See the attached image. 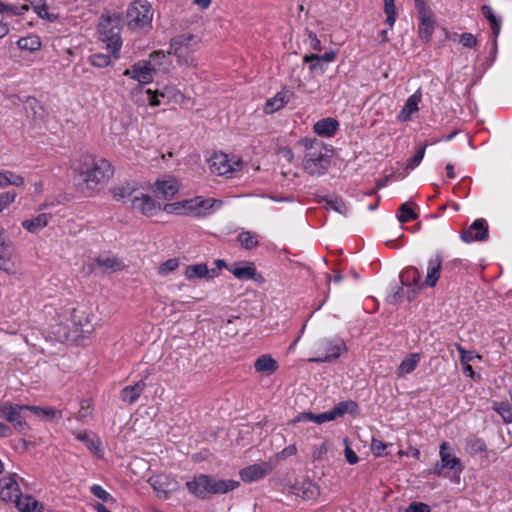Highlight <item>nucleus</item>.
<instances>
[{
    "label": "nucleus",
    "mask_w": 512,
    "mask_h": 512,
    "mask_svg": "<svg viewBox=\"0 0 512 512\" xmlns=\"http://www.w3.org/2000/svg\"><path fill=\"white\" fill-rule=\"evenodd\" d=\"M75 171L79 173L80 181L78 186L84 192L92 193L98 189L113 175L111 163L104 158H96L91 154L84 153L80 156L79 164Z\"/></svg>",
    "instance_id": "nucleus-1"
},
{
    "label": "nucleus",
    "mask_w": 512,
    "mask_h": 512,
    "mask_svg": "<svg viewBox=\"0 0 512 512\" xmlns=\"http://www.w3.org/2000/svg\"><path fill=\"white\" fill-rule=\"evenodd\" d=\"M240 485L239 481L232 479H219L208 474H199L186 482V488L195 497L205 500L211 495L226 494L235 490Z\"/></svg>",
    "instance_id": "nucleus-2"
},
{
    "label": "nucleus",
    "mask_w": 512,
    "mask_h": 512,
    "mask_svg": "<svg viewBox=\"0 0 512 512\" xmlns=\"http://www.w3.org/2000/svg\"><path fill=\"white\" fill-rule=\"evenodd\" d=\"M301 142L306 149L303 160L304 170L310 175L324 174L330 166V155L323 153V149L329 151L326 145L316 138H304Z\"/></svg>",
    "instance_id": "nucleus-3"
},
{
    "label": "nucleus",
    "mask_w": 512,
    "mask_h": 512,
    "mask_svg": "<svg viewBox=\"0 0 512 512\" xmlns=\"http://www.w3.org/2000/svg\"><path fill=\"white\" fill-rule=\"evenodd\" d=\"M199 38L191 33L173 37L170 42L169 54H174L178 61L185 65L194 62V52L198 49Z\"/></svg>",
    "instance_id": "nucleus-4"
},
{
    "label": "nucleus",
    "mask_w": 512,
    "mask_h": 512,
    "mask_svg": "<svg viewBox=\"0 0 512 512\" xmlns=\"http://www.w3.org/2000/svg\"><path fill=\"white\" fill-rule=\"evenodd\" d=\"M126 18L131 29H151L152 5L147 0H134L127 8Z\"/></svg>",
    "instance_id": "nucleus-5"
},
{
    "label": "nucleus",
    "mask_w": 512,
    "mask_h": 512,
    "mask_svg": "<svg viewBox=\"0 0 512 512\" xmlns=\"http://www.w3.org/2000/svg\"><path fill=\"white\" fill-rule=\"evenodd\" d=\"M99 30L101 40L106 43L109 52L114 58H119V51L122 46L119 20L107 17L100 23Z\"/></svg>",
    "instance_id": "nucleus-6"
},
{
    "label": "nucleus",
    "mask_w": 512,
    "mask_h": 512,
    "mask_svg": "<svg viewBox=\"0 0 512 512\" xmlns=\"http://www.w3.org/2000/svg\"><path fill=\"white\" fill-rule=\"evenodd\" d=\"M319 350H322V354L309 358L308 361L311 363H332L337 360L343 351H346V344L341 338L335 339H324L319 343Z\"/></svg>",
    "instance_id": "nucleus-7"
},
{
    "label": "nucleus",
    "mask_w": 512,
    "mask_h": 512,
    "mask_svg": "<svg viewBox=\"0 0 512 512\" xmlns=\"http://www.w3.org/2000/svg\"><path fill=\"white\" fill-rule=\"evenodd\" d=\"M30 412V405L11 403L8 406L5 420L13 425V428L21 434H26L30 429L27 416Z\"/></svg>",
    "instance_id": "nucleus-8"
},
{
    "label": "nucleus",
    "mask_w": 512,
    "mask_h": 512,
    "mask_svg": "<svg viewBox=\"0 0 512 512\" xmlns=\"http://www.w3.org/2000/svg\"><path fill=\"white\" fill-rule=\"evenodd\" d=\"M155 73L154 65L150 61H144L135 63L131 69H126L123 75L130 76L141 84H148L152 82Z\"/></svg>",
    "instance_id": "nucleus-9"
},
{
    "label": "nucleus",
    "mask_w": 512,
    "mask_h": 512,
    "mask_svg": "<svg viewBox=\"0 0 512 512\" xmlns=\"http://www.w3.org/2000/svg\"><path fill=\"white\" fill-rule=\"evenodd\" d=\"M460 237L466 243L486 241L489 238L487 221L483 218L476 219L467 230L461 233Z\"/></svg>",
    "instance_id": "nucleus-10"
},
{
    "label": "nucleus",
    "mask_w": 512,
    "mask_h": 512,
    "mask_svg": "<svg viewBox=\"0 0 512 512\" xmlns=\"http://www.w3.org/2000/svg\"><path fill=\"white\" fill-rule=\"evenodd\" d=\"M289 492L304 500H314L320 494L319 486L310 479L295 481L290 487Z\"/></svg>",
    "instance_id": "nucleus-11"
},
{
    "label": "nucleus",
    "mask_w": 512,
    "mask_h": 512,
    "mask_svg": "<svg viewBox=\"0 0 512 512\" xmlns=\"http://www.w3.org/2000/svg\"><path fill=\"white\" fill-rule=\"evenodd\" d=\"M230 271L239 280L252 279L258 283L264 282L263 276L257 273L255 264L250 261L236 262Z\"/></svg>",
    "instance_id": "nucleus-12"
},
{
    "label": "nucleus",
    "mask_w": 512,
    "mask_h": 512,
    "mask_svg": "<svg viewBox=\"0 0 512 512\" xmlns=\"http://www.w3.org/2000/svg\"><path fill=\"white\" fill-rule=\"evenodd\" d=\"M15 246L9 239L3 238L0 243V269L7 273H14L16 265L14 262Z\"/></svg>",
    "instance_id": "nucleus-13"
},
{
    "label": "nucleus",
    "mask_w": 512,
    "mask_h": 512,
    "mask_svg": "<svg viewBox=\"0 0 512 512\" xmlns=\"http://www.w3.org/2000/svg\"><path fill=\"white\" fill-rule=\"evenodd\" d=\"M272 471V465L269 462L256 463L243 468L240 476L244 482H254L267 476Z\"/></svg>",
    "instance_id": "nucleus-14"
},
{
    "label": "nucleus",
    "mask_w": 512,
    "mask_h": 512,
    "mask_svg": "<svg viewBox=\"0 0 512 512\" xmlns=\"http://www.w3.org/2000/svg\"><path fill=\"white\" fill-rule=\"evenodd\" d=\"M148 482L158 494H163L165 498L179 487L176 480L164 474L153 476Z\"/></svg>",
    "instance_id": "nucleus-15"
},
{
    "label": "nucleus",
    "mask_w": 512,
    "mask_h": 512,
    "mask_svg": "<svg viewBox=\"0 0 512 512\" xmlns=\"http://www.w3.org/2000/svg\"><path fill=\"white\" fill-rule=\"evenodd\" d=\"M132 207L138 209L143 215L151 217L156 214L158 210H161L159 202L154 200L148 194H141V196H135L132 199Z\"/></svg>",
    "instance_id": "nucleus-16"
},
{
    "label": "nucleus",
    "mask_w": 512,
    "mask_h": 512,
    "mask_svg": "<svg viewBox=\"0 0 512 512\" xmlns=\"http://www.w3.org/2000/svg\"><path fill=\"white\" fill-rule=\"evenodd\" d=\"M442 256L440 252H437L433 258L428 261L427 275L423 282L426 287H435L440 278L442 270Z\"/></svg>",
    "instance_id": "nucleus-17"
},
{
    "label": "nucleus",
    "mask_w": 512,
    "mask_h": 512,
    "mask_svg": "<svg viewBox=\"0 0 512 512\" xmlns=\"http://www.w3.org/2000/svg\"><path fill=\"white\" fill-rule=\"evenodd\" d=\"M16 494H21L15 474L0 478V499L5 502H14Z\"/></svg>",
    "instance_id": "nucleus-18"
},
{
    "label": "nucleus",
    "mask_w": 512,
    "mask_h": 512,
    "mask_svg": "<svg viewBox=\"0 0 512 512\" xmlns=\"http://www.w3.org/2000/svg\"><path fill=\"white\" fill-rule=\"evenodd\" d=\"M449 445L446 442H443L440 446V461L441 466L450 470H454L458 475L462 472L463 466L458 457L452 455L449 452Z\"/></svg>",
    "instance_id": "nucleus-19"
},
{
    "label": "nucleus",
    "mask_w": 512,
    "mask_h": 512,
    "mask_svg": "<svg viewBox=\"0 0 512 512\" xmlns=\"http://www.w3.org/2000/svg\"><path fill=\"white\" fill-rule=\"evenodd\" d=\"M178 186L174 179L157 180L154 183V193L156 197L164 200L173 198L178 193Z\"/></svg>",
    "instance_id": "nucleus-20"
},
{
    "label": "nucleus",
    "mask_w": 512,
    "mask_h": 512,
    "mask_svg": "<svg viewBox=\"0 0 512 512\" xmlns=\"http://www.w3.org/2000/svg\"><path fill=\"white\" fill-rule=\"evenodd\" d=\"M431 15L432 11L418 15L419 38L425 43L430 42L435 28V21L432 19Z\"/></svg>",
    "instance_id": "nucleus-21"
},
{
    "label": "nucleus",
    "mask_w": 512,
    "mask_h": 512,
    "mask_svg": "<svg viewBox=\"0 0 512 512\" xmlns=\"http://www.w3.org/2000/svg\"><path fill=\"white\" fill-rule=\"evenodd\" d=\"M14 503L20 512H43L44 509L43 504L30 495L16 494Z\"/></svg>",
    "instance_id": "nucleus-22"
},
{
    "label": "nucleus",
    "mask_w": 512,
    "mask_h": 512,
    "mask_svg": "<svg viewBox=\"0 0 512 512\" xmlns=\"http://www.w3.org/2000/svg\"><path fill=\"white\" fill-rule=\"evenodd\" d=\"M145 387L146 382L144 380H140L133 385L126 386L120 391V398L125 403L133 404L139 399Z\"/></svg>",
    "instance_id": "nucleus-23"
},
{
    "label": "nucleus",
    "mask_w": 512,
    "mask_h": 512,
    "mask_svg": "<svg viewBox=\"0 0 512 512\" xmlns=\"http://www.w3.org/2000/svg\"><path fill=\"white\" fill-rule=\"evenodd\" d=\"M223 202L219 199L204 198L202 196L194 197V206L196 211L203 213V217L210 215L214 210L219 209Z\"/></svg>",
    "instance_id": "nucleus-24"
},
{
    "label": "nucleus",
    "mask_w": 512,
    "mask_h": 512,
    "mask_svg": "<svg viewBox=\"0 0 512 512\" xmlns=\"http://www.w3.org/2000/svg\"><path fill=\"white\" fill-rule=\"evenodd\" d=\"M402 286H414L418 289L425 287L421 283V274L415 266L406 267L399 275Z\"/></svg>",
    "instance_id": "nucleus-25"
},
{
    "label": "nucleus",
    "mask_w": 512,
    "mask_h": 512,
    "mask_svg": "<svg viewBox=\"0 0 512 512\" xmlns=\"http://www.w3.org/2000/svg\"><path fill=\"white\" fill-rule=\"evenodd\" d=\"M339 129V122L331 117L317 121L314 126V132L319 136L331 137Z\"/></svg>",
    "instance_id": "nucleus-26"
},
{
    "label": "nucleus",
    "mask_w": 512,
    "mask_h": 512,
    "mask_svg": "<svg viewBox=\"0 0 512 512\" xmlns=\"http://www.w3.org/2000/svg\"><path fill=\"white\" fill-rule=\"evenodd\" d=\"M292 93L288 90H282L278 92L274 97L267 100L264 106V112L266 114H272L281 109L286 103H288Z\"/></svg>",
    "instance_id": "nucleus-27"
},
{
    "label": "nucleus",
    "mask_w": 512,
    "mask_h": 512,
    "mask_svg": "<svg viewBox=\"0 0 512 512\" xmlns=\"http://www.w3.org/2000/svg\"><path fill=\"white\" fill-rule=\"evenodd\" d=\"M210 170L217 175H226L233 171L226 154H215L210 160Z\"/></svg>",
    "instance_id": "nucleus-28"
},
{
    "label": "nucleus",
    "mask_w": 512,
    "mask_h": 512,
    "mask_svg": "<svg viewBox=\"0 0 512 512\" xmlns=\"http://www.w3.org/2000/svg\"><path fill=\"white\" fill-rule=\"evenodd\" d=\"M138 190L136 182H125L110 189L113 198L118 202H126V199L132 196Z\"/></svg>",
    "instance_id": "nucleus-29"
},
{
    "label": "nucleus",
    "mask_w": 512,
    "mask_h": 512,
    "mask_svg": "<svg viewBox=\"0 0 512 512\" xmlns=\"http://www.w3.org/2000/svg\"><path fill=\"white\" fill-rule=\"evenodd\" d=\"M254 367L257 372L270 375L278 369V363L271 355L263 354L256 359Z\"/></svg>",
    "instance_id": "nucleus-30"
},
{
    "label": "nucleus",
    "mask_w": 512,
    "mask_h": 512,
    "mask_svg": "<svg viewBox=\"0 0 512 512\" xmlns=\"http://www.w3.org/2000/svg\"><path fill=\"white\" fill-rule=\"evenodd\" d=\"M146 93L148 95L147 100L149 105L156 107L162 104L160 98L168 100L172 98L175 95V89L172 87L165 86L161 90L156 89L155 91H152L151 89H147Z\"/></svg>",
    "instance_id": "nucleus-31"
},
{
    "label": "nucleus",
    "mask_w": 512,
    "mask_h": 512,
    "mask_svg": "<svg viewBox=\"0 0 512 512\" xmlns=\"http://www.w3.org/2000/svg\"><path fill=\"white\" fill-rule=\"evenodd\" d=\"M52 215L48 213H42L32 219H27L22 222V226L30 233H36L45 226L48 225Z\"/></svg>",
    "instance_id": "nucleus-32"
},
{
    "label": "nucleus",
    "mask_w": 512,
    "mask_h": 512,
    "mask_svg": "<svg viewBox=\"0 0 512 512\" xmlns=\"http://www.w3.org/2000/svg\"><path fill=\"white\" fill-rule=\"evenodd\" d=\"M421 100V94L419 91L412 94L404 104L401 112L399 113L400 121H408L410 120L411 114L418 111V104Z\"/></svg>",
    "instance_id": "nucleus-33"
},
{
    "label": "nucleus",
    "mask_w": 512,
    "mask_h": 512,
    "mask_svg": "<svg viewBox=\"0 0 512 512\" xmlns=\"http://www.w3.org/2000/svg\"><path fill=\"white\" fill-rule=\"evenodd\" d=\"M316 200L318 203H325L327 208H330L341 215L347 214V207L342 198L338 196L330 197L316 195Z\"/></svg>",
    "instance_id": "nucleus-34"
},
{
    "label": "nucleus",
    "mask_w": 512,
    "mask_h": 512,
    "mask_svg": "<svg viewBox=\"0 0 512 512\" xmlns=\"http://www.w3.org/2000/svg\"><path fill=\"white\" fill-rule=\"evenodd\" d=\"M358 404L353 400L342 401L335 405L330 411L332 419L335 420L338 417H342L346 413L353 414L357 411Z\"/></svg>",
    "instance_id": "nucleus-35"
},
{
    "label": "nucleus",
    "mask_w": 512,
    "mask_h": 512,
    "mask_svg": "<svg viewBox=\"0 0 512 512\" xmlns=\"http://www.w3.org/2000/svg\"><path fill=\"white\" fill-rule=\"evenodd\" d=\"M300 421H312L318 424H322L328 421H333L332 415L330 414V411L320 413V414H314L312 412H303L297 415L293 422H300Z\"/></svg>",
    "instance_id": "nucleus-36"
},
{
    "label": "nucleus",
    "mask_w": 512,
    "mask_h": 512,
    "mask_svg": "<svg viewBox=\"0 0 512 512\" xmlns=\"http://www.w3.org/2000/svg\"><path fill=\"white\" fill-rule=\"evenodd\" d=\"M30 412L41 419L52 420L62 418V411L52 407H40L30 405Z\"/></svg>",
    "instance_id": "nucleus-37"
},
{
    "label": "nucleus",
    "mask_w": 512,
    "mask_h": 512,
    "mask_svg": "<svg viewBox=\"0 0 512 512\" xmlns=\"http://www.w3.org/2000/svg\"><path fill=\"white\" fill-rule=\"evenodd\" d=\"M481 10L490 24L493 36H495V39L498 38L501 30V18L495 16L493 9L489 5H483Z\"/></svg>",
    "instance_id": "nucleus-38"
},
{
    "label": "nucleus",
    "mask_w": 512,
    "mask_h": 512,
    "mask_svg": "<svg viewBox=\"0 0 512 512\" xmlns=\"http://www.w3.org/2000/svg\"><path fill=\"white\" fill-rule=\"evenodd\" d=\"M420 360L419 353H411L406 358H404L397 370L398 376H403L405 374L411 373L418 365Z\"/></svg>",
    "instance_id": "nucleus-39"
},
{
    "label": "nucleus",
    "mask_w": 512,
    "mask_h": 512,
    "mask_svg": "<svg viewBox=\"0 0 512 512\" xmlns=\"http://www.w3.org/2000/svg\"><path fill=\"white\" fill-rule=\"evenodd\" d=\"M209 273V269L205 263L188 265L185 268V276L187 279L204 278Z\"/></svg>",
    "instance_id": "nucleus-40"
},
{
    "label": "nucleus",
    "mask_w": 512,
    "mask_h": 512,
    "mask_svg": "<svg viewBox=\"0 0 512 512\" xmlns=\"http://www.w3.org/2000/svg\"><path fill=\"white\" fill-rule=\"evenodd\" d=\"M237 240L246 250H252L259 245L257 234L251 231H242L238 234Z\"/></svg>",
    "instance_id": "nucleus-41"
},
{
    "label": "nucleus",
    "mask_w": 512,
    "mask_h": 512,
    "mask_svg": "<svg viewBox=\"0 0 512 512\" xmlns=\"http://www.w3.org/2000/svg\"><path fill=\"white\" fill-rule=\"evenodd\" d=\"M303 63L309 65V70L312 74H323L326 70L325 63L320 61L318 54L305 55Z\"/></svg>",
    "instance_id": "nucleus-42"
},
{
    "label": "nucleus",
    "mask_w": 512,
    "mask_h": 512,
    "mask_svg": "<svg viewBox=\"0 0 512 512\" xmlns=\"http://www.w3.org/2000/svg\"><path fill=\"white\" fill-rule=\"evenodd\" d=\"M17 45L21 50H27L30 52L39 50L41 47V41L38 36L32 35L28 37H22L17 41Z\"/></svg>",
    "instance_id": "nucleus-43"
},
{
    "label": "nucleus",
    "mask_w": 512,
    "mask_h": 512,
    "mask_svg": "<svg viewBox=\"0 0 512 512\" xmlns=\"http://www.w3.org/2000/svg\"><path fill=\"white\" fill-rule=\"evenodd\" d=\"M492 408L501 416L504 423H512V407L509 402H494Z\"/></svg>",
    "instance_id": "nucleus-44"
},
{
    "label": "nucleus",
    "mask_w": 512,
    "mask_h": 512,
    "mask_svg": "<svg viewBox=\"0 0 512 512\" xmlns=\"http://www.w3.org/2000/svg\"><path fill=\"white\" fill-rule=\"evenodd\" d=\"M487 446L483 439L471 436L466 441V450L470 454H478L486 451Z\"/></svg>",
    "instance_id": "nucleus-45"
},
{
    "label": "nucleus",
    "mask_w": 512,
    "mask_h": 512,
    "mask_svg": "<svg viewBox=\"0 0 512 512\" xmlns=\"http://www.w3.org/2000/svg\"><path fill=\"white\" fill-rule=\"evenodd\" d=\"M399 212L400 214L397 216V219L401 224L418 218V214L408 205V203L401 204Z\"/></svg>",
    "instance_id": "nucleus-46"
},
{
    "label": "nucleus",
    "mask_w": 512,
    "mask_h": 512,
    "mask_svg": "<svg viewBox=\"0 0 512 512\" xmlns=\"http://www.w3.org/2000/svg\"><path fill=\"white\" fill-rule=\"evenodd\" d=\"M95 262L99 267H105L111 271H116L121 268V262L116 257L99 256L95 259Z\"/></svg>",
    "instance_id": "nucleus-47"
},
{
    "label": "nucleus",
    "mask_w": 512,
    "mask_h": 512,
    "mask_svg": "<svg viewBox=\"0 0 512 512\" xmlns=\"http://www.w3.org/2000/svg\"><path fill=\"white\" fill-rule=\"evenodd\" d=\"M77 438L82 441L86 447L94 454H99L102 451V446L99 439L91 438L87 433L79 434Z\"/></svg>",
    "instance_id": "nucleus-48"
},
{
    "label": "nucleus",
    "mask_w": 512,
    "mask_h": 512,
    "mask_svg": "<svg viewBox=\"0 0 512 512\" xmlns=\"http://www.w3.org/2000/svg\"><path fill=\"white\" fill-rule=\"evenodd\" d=\"M90 491L93 494V496L102 500L105 503L114 504L116 502V499L109 492H107L102 486H100L98 484L92 485L90 488Z\"/></svg>",
    "instance_id": "nucleus-49"
},
{
    "label": "nucleus",
    "mask_w": 512,
    "mask_h": 512,
    "mask_svg": "<svg viewBox=\"0 0 512 512\" xmlns=\"http://www.w3.org/2000/svg\"><path fill=\"white\" fill-rule=\"evenodd\" d=\"M384 12L386 14V24L392 27L395 24L397 12L394 0H384Z\"/></svg>",
    "instance_id": "nucleus-50"
},
{
    "label": "nucleus",
    "mask_w": 512,
    "mask_h": 512,
    "mask_svg": "<svg viewBox=\"0 0 512 512\" xmlns=\"http://www.w3.org/2000/svg\"><path fill=\"white\" fill-rule=\"evenodd\" d=\"M427 143L423 142L419 145L415 154L407 160V168L414 169L416 168L422 161L425 151H426Z\"/></svg>",
    "instance_id": "nucleus-51"
},
{
    "label": "nucleus",
    "mask_w": 512,
    "mask_h": 512,
    "mask_svg": "<svg viewBox=\"0 0 512 512\" xmlns=\"http://www.w3.org/2000/svg\"><path fill=\"white\" fill-rule=\"evenodd\" d=\"M90 63L94 67L104 68L111 63V59L107 54L96 53L90 56Z\"/></svg>",
    "instance_id": "nucleus-52"
},
{
    "label": "nucleus",
    "mask_w": 512,
    "mask_h": 512,
    "mask_svg": "<svg viewBox=\"0 0 512 512\" xmlns=\"http://www.w3.org/2000/svg\"><path fill=\"white\" fill-rule=\"evenodd\" d=\"M391 446V444L384 443L381 440L372 439L371 449L375 456L382 457L388 455L386 452L387 447Z\"/></svg>",
    "instance_id": "nucleus-53"
},
{
    "label": "nucleus",
    "mask_w": 512,
    "mask_h": 512,
    "mask_svg": "<svg viewBox=\"0 0 512 512\" xmlns=\"http://www.w3.org/2000/svg\"><path fill=\"white\" fill-rule=\"evenodd\" d=\"M182 205H183V214L182 215H192L197 218H203V213L196 211V207L194 206V197L191 199L183 200Z\"/></svg>",
    "instance_id": "nucleus-54"
},
{
    "label": "nucleus",
    "mask_w": 512,
    "mask_h": 512,
    "mask_svg": "<svg viewBox=\"0 0 512 512\" xmlns=\"http://www.w3.org/2000/svg\"><path fill=\"white\" fill-rule=\"evenodd\" d=\"M17 193L15 191H6L0 193V213L15 201Z\"/></svg>",
    "instance_id": "nucleus-55"
},
{
    "label": "nucleus",
    "mask_w": 512,
    "mask_h": 512,
    "mask_svg": "<svg viewBox=\"0 0 512 512\" xmlns=\"http://www.w3.org/2000/svg\"><path fill=\"white\" fill-rule=\"evenodd\" d=\"M179 266V260L177 258H171L166 260L160 267L159 273L162 275H166L174 270H176Z\"/></svg>",
    "instance_id": "nucleus-56"
},
{
    "label": "nucleus",
    "mask_w": 512,
    "mask_h": 512,
    "mask_svg": "<svg viewBox=\"0 0 512 512\" xmlns=\"http://www.w3.org/2000/svg\"><path fill=\"white\" fill-rule=\"evenodd\" d=\"M34 12L41 18L46 19L50 22H53L56 20L57 16L54 14H51L47 10L46 3H42L41 5L35 6Z\"/></svg>",
    "instance_id": "nucleus-57"
},
{
    "label": "nucleus",
    "mask_w": 512,
    "mask_h": 512,
    "mask_svg": "<svg viewBox=\"0 0 512 512\" xmlns=\"http://www.w3.org/2000/svg\"><path fill=\"white\" fill-rule=\"evenodd\" d=\"M6 187L12 186H22L24 184V178L21 175H17L12 171L6 170Z\"/></svg>",
    "instance_id": "nucleus-58"
},
{
    "label": "nucleus",
    "mask_w": 512,
    "mask_h": 512,
    "mask_svg": "<svg viewBox=\"0 0 512 512\" xmlns=\"http://www.w3.org/2000/svg\"><path fill=\"white\" fill-rule=\"evenodd\" d=\"M162 209H163V211L167 212L168 214H176V215L183 214L182 201L174 202V203H167L163 206Z\"/></svg>",
    "instance_id": "nucleus-59"
},
{
    "label": "nucleus",
    "mask_w": 512,
    "mask_h": 512,
    "mask_svg": "<svg viewBox=\"0 0 512 512\" xmlns=\"http://www.w3.org/2000/svg\"><path fill=\"white\" fill-rule=\"evenodd\" d=\"M405 512H431L429 505L423 502H412L406 509Z\"/></svg>",
    "instance_id": "nucleus-60"
},
{
    "label": "nucleus",
    "mask_w": 512,
    "mask_h": 512,
    "mask_svg": "<svg viewBox=\"0 0 512 512\" xmlns=\"http://www.w3.org/2000/svg\"><path fill=\"white\" fill-rule=\"evenodd\" d=\"M167 59L166 54L163 51H154L150 54V62L154 67L162 66L164 61Z\"/></svg>",
    "instance_id": "nucleus-61"
},
{
    "label": "nucleus",
    "mask_w": 512,
    "mask_h": 512,
    "mask_svg": "<svg viewBox=\"0 0 512 512\" xmlns=\"http://www.w3.org/2000/svg\"><path fill=\"white\" fill-rule=\"evenodd\" d=\"M460 43L467 48H473L477 44L476 37L471 33H463L460 37Z\"/></svg>",
    "instance_id": "nucleus-62"
},
{
    "label": "nucleus",
    "mask_w": 512,
    "mask_h": 512,
    "mask_svg": "<svg viewBox=\"0 0 512 512\" xmlns=\"http://www.w3.org/2000/svg\"><path fill=\"white\" fill-rule=\"evenodd\" d=\"M457 350L460 353V360L462 365H467L471 360H473L474 355L472 351H466L461 345H457Z\"/></svg>",
    "instance_id": "nucleus-63"
},
{
    "label": "nucleus",
    "mask_w": 512,
    "mask_h": 512,
    "mask_svg": "<svg viewBox=\"0 0 512 512\" xmlns=\"http://www.w3.org/2000/svg\"><path fill=\"white\" fill-rule=\"evenodd\" d=\"M404 296L403 286H398L393 294L389 295L387 300L390 304H397Z\"/></svg>",
    "instance_id": "nucleus-64"
}]
</instances>
